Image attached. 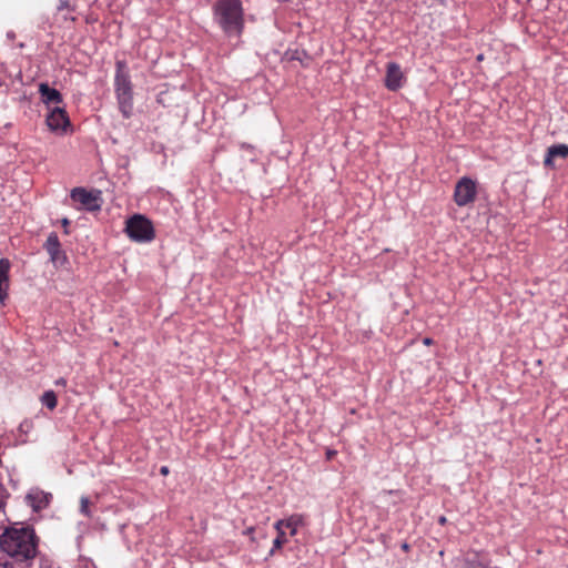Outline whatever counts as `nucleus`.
<instances>
[{"label":"nucleus","mask_w":568,"mask_h":568,"mask_svg":"<svg viewBox=\"0 0 568 568\" xmlns=\"http://www.w3.org/2000/svg\"><path fill=\"white\" fill-rule=\"evenodd\" d=\"M213 21L227 37H241L244 30V9L241 0H215Z\"/></svg>","instance_id":"nucleus-1"},{"label":"nucleus","mask_w":568,"mask_h":568,"mask_svg":"<svg viewBox=\"0 0 568 568\" xmlns=\"http://www.w3.org/2000/svg\"><path fill=\"white\" fill-rule=\"evenodd\" d=\"M37 547V535H0V548L16 560L33 558Z\"/></svg>","instance_id":"nucleus-2"},{"label":"nucleus","mask_w":568,"mask_h":568,"mask_svg":"<svg viewBox=\"0 0 568 568\" xmlns=\"http://www.w3.org/2000/svg\"><path fill=\"white\" fill-rule=\"evenodd\" d=\"M114 88L119 109L125 118H129L133 106V85L130 70L123 61H116Z\"/></svg>","instance_id":"nucleus-3"},{"label":"nucleus","mask_w":568,"mask_h":568,"mask_svg":"<svg viewBox=\"0 0 568 568\" xmlns=\"http://www.w3.org/2000/svg\"><path fill=\"white\" fill-rule=\"evenodd\" d=\"M128 236L138 243H149L155 239L152 222L142 214H134L125 223Z\"/></svg>","instance_id":"nucleus-4"},{"label":"nucleus","mask_w":568,"mask_h":568,"mask_svg":"<svg viewBox=\"0 0 568 568\" xmlns=\"http://www.w3.org/2000/svg\"><path fill=\"white\" fill-rule=\"evenodd\" d=\"M101 190H90L84 187H74L71 190L70 197L80 204L79 209L90 212L101 210L103 205V196Z\"/></svg>","instance_id":"nucleus-5"},{"label":"nucleus","mask_w":568,"mask_h":568,"mask_svg":"<svg viewBox=\"0 0 568 568\" xmlns=\"http://www.w3.org/2000/svg\"><path fill=\"white\" fill-rule=\"evenodd\" d=\"M477 197V183L470 178L459 179L454 190V202L458 206H466L475 202Z\"/></svg>","instance_id":"nucleus-6"},{"label":"nucleus","mask_w":568,"mask_h":568,"mask_svg":"<svg viewBox=\"0 0 568 568\" xmlns=\"http://www.w3.org/2000/svg\"><path fill=\"white\" fill-rule=\"evenodd\" d=\"M406 78L402 71V68L396 62H388L386 64V77L385 87L389 91H398L405 83Z\"/></svg>","instance_id":"nucleus-7"},{"label":"nucleus","mask_w":568,"mask_h":568,"mask_svg":"<svg viewBox=\"0 0 568 568\" xmlns=\"http://www.w3.org/2000/svg\"><path fill=\"white\" fill-rule=\"evenodd\" d=\"M44 246H45L47 252L50 255L52 263L55 266H62L65 264L67 256H65L64 252H62L60 248V242H59L58 235L55 233H51L48 236Z\"/></svg>","instance_id":"nucleus-8"},{"label":"nucleus","mask_w":568,"mask_h":568,"mask_svg":"<svg viewBox=\"0 0 568 568\" xmlns=\"http://www.w3.org/2000/svg\"><path fill=\"white\" fill-rule=\"evenodd\" d=\"M47 124L52 131L64 130L70 125L65 110L60 106L53 108L47 116Z\"/></svg>","instance_id":"nucleus-9"},{"label":"nucleus","mask_w":568,"mask_h":568,"mask_svg":"<svg viewBox=\"0 0 568 568\" xmlns=\"http://www.w3.org/2000/svg\"><path fill=\"white\" fill-rule=\"evenodd\" d=\"M274 528L278 532H282L283 528L288 529L290 532H296L300 529L306 528V519L303 515L294 514L286 519L277 520Z\"/></svg>","instance_id":"nucleus-10"},{"label":"nucleus","mask_w":568,"mask_h":568,"mask_svg":"<svg viewBox=\"0 0 568 568\" xmlns=\"http://www.w3.org/2000/svg\"><path fill=\"white\" fill-rule=\"evenodd\" d=\"M50 497V494L36 489L31 490L26 498L34 511H40L49 505Z\"/></svg>","instance_id":"nucleus-11"},{"label":"nucleus","mask_w":568,"mask_h":568,"mask_svg":"<svg viewBox=\"0 0 568 568\" xmlns=\"http://www.w3.org/2000/svg\"><path fill=\"white\" fill-rule=\"evenodd\" d=\"M39 92L41 94L42 101L48 105L49 104L58 105V104L62 103L61 93L58 90L50 88L48 83H40Z\"/></svg>","instance_id":"nucleus-12"},{"label":"nucleus","mask_w":568,"mask_h":568,"mask_svg":"<svg viewBox=\"0 0 568 568\" xmlns=\"http://www.w3.org/2000/svg\"><path fill=\"white\" fill-rule=\"evenodd\" d=\"M568 156V145L555 144L548 148L547 154L544 160L545 166H552L556 158L566 159Z\"/></svg>","instance_id":"nucleus-13"},{"label":"nucleus","mask_w":568,"mask_h":568,"mask_svg":"<svg viewBox=\"0 0 568 568\" xmlns=\"http://www.w3.org/2000/svg\"><path fill=\"white\" fill-rule=\"evenodd\" d=\"M41 402L43 405H45L49 409H54L57 407V395L53 390H47L41 396Z\"/></svg>","instance_id":"nucleus-14"},{"label":"nucleus","mask_w":568,"mask_h":568,"mask_svg":"<svg viewBox=\"0 0 568 568\" xmlns=\"http://www.w3.org/2000/svg\"><path fill=\"white\" fill-rule=\"evenodd\" d=\"M10 263L6 258L0 260V282H9Z\"/></svg>","instance_id":"nucleus-15"},{"label":"nucleus","mask_w":568,"mask_h":568,"mask_svg":"<svg viewBox=\"0 0 568 568\" xmlns=\"http://www.w3.org/2000/svg\"><path fill=\"white\" fill-rule=\"evenodd\" d=\"M285 542H287L286 535H277V537L273 540V548L270 554L273 555L275 549L281 548Z\"/></svg>","instance_id":"nucleus-16"},{"label":"nucleus","mask_w":568,"mask_h":568,"mask_svg":"<svg viewBox=\"0 0 568 568\" xmlns=\"http://www.w3.org/2000/svg\"><path fill=\"white\" fill-rule=\"evenodd\" d=\"M9 287V282H0V303L3 304L8 294L7 290Z\"/></svg>","instance_id":"nucleus-17"},{"label":"nucleus","mask_w":568,"mask_h":568,"mask_svg":"<svg viewBox=\"0 0 568 568\" xmlns=\"http://www.w3.org/2000/svg\"><path fill=\"white\" fill-rule=\"evenodd\" d=\"M467 568H487L485 564L478 560L466 559Z\"/></svg>","instance_id":"nucleus-18"},{"label":"nucleus","mask_w":568,"mask_h":568,"mask_svg":"<svg viewBox=\"0 0 568 568\" xmlns=\"http://www.w3.org/2000/svg\"><path fill=\"white\" fill-rule=\"evenodd\" d=\"M3 532H19V534H22V532H33V530L29 529L28 527H22L20 529L12 528V527H6Z\"/></svg>","instance_id":"nucleus-19"},{"label":"nucleus","mask_w":568,"mask_h":568,"mask_svg":"<svg viewBox=\"0 0 568 568\" xmlns=\"http://www.w3.org/2000/svg\"><path fill=\"white\" fill-rule=\"evenodd\" d=\"M89 504H90L89 498H87V497H82V498H81V506H80V510H81V513H82V514L88 515V507H89Z\"/></svg>","instance_id":"nucleus-20"},{"label":"nucleus","mask_w":568,"mask_h":568,"mask_svg":"<svg viewBox=\"0 0 568 568\" xmlns=\"http://www.w3.org/2000/svg\"><path fill=\"white\" fill-rule=\"evenodd\" d=\"M169 473H170V470H169V467H168V466H162V467L160 468V474H161V475L166 476Z\"/></svg>","instance_id":"nucleus-21"},{"label":"nucleus","mask_w":568,"mask_h":568,"mask_svg":"<svg viewBox=\"0 0 568 568\" xmlns=\"http://www.w3.org/2000/svg\"><path fill=\"white\" fill-rule=\"evenodd\" d=\"M423 343H424L425 345L429 346V345H432L434 342H433V339H432V338H429V337H425V338L423 339Z\"/></svg>","instance_id":"nucleus-22"},{"label":"nucleus","mask_w":568,"mask_h":568,"mask_svg":"<svg viewBox=\"0 0 568 568\" xmlns=\"http://www.w3.org/2000/svg\"><path fill=\"white\" fill-rule=\"evenodd\" d=\"M402 549L408 551L409 545L407 542L402 544Z\"/></svg>","instance_id":"nucleus-23"},{"label":"nucleus","mask_w":568,"mask_h":568,"mask_svg":"<svg viewBox=\"0 0 568 568\" xmlns=\"http://www.w3.org/2000/svg\"><path fill=\"white\" fill-rule=\"evenodd\" d=\"M335 455V452H327V458L331 459Z\"/></svg>","instance_id":"nucleus-24"},{"label":"nucleus","mask_w":568,"mask_h":568,"mask_svg":"<svg viewBox=\"0 0 568 568\" xmlns=\"http://www.w3.org/2000/svg\"><path fill=\"white\" fill-rule=\"evenodd\" d=\"M68 224H69V220L64 217L62 220V225L65 227Z\"/></svg>","instance_id":"nucleus-25"},{"label":"nucleus","mask_w":568,"mask_h":568,"mask_svg":"<svg viewBox=\"0 0 568 568\" xmlns=\"http://www.w3.org/2000/svg\"><path fill=\"white\" fill-rule=\"evenodd\" d=\"M17 78H18L19 80H21V79H22V73H21V71H19V72H18Z\"/></svg>","instance_id":"nucleus-26"},{"label":"nucleus","mask_w":568,"mask_h":568,"mask_svg":"<svg viewBox=\"0 0 568 568\" xmlns=\"http://www.w3.org/2000/svg\"><path fill=\"white\" fill-rule=\"evenodd\" d=\"M3 85H4L3 82H0V87H3Z\"/></svg>","instance_id":"nucleus-27"},{"label":"nucleus","mask_w":568,"mask_h":568,"mask_svg":"<svg viewBox=\"0 0 568 568\" xmlns=\"http://www.w3.org/2000/svg\"><path fill=\"white\" fill-rule=\"evenodd\" d=\"M0 568H4V566L2 564H0Z\"/></svg>","instance_id":"nucleus-28"}]
</instances>
